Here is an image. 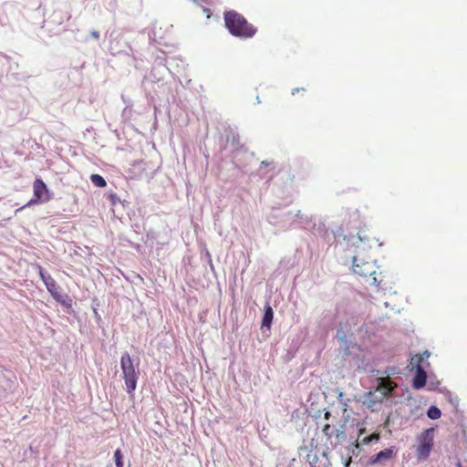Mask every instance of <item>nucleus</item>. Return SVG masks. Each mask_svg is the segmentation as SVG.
I'll use <instances>...</instances> for the list:
<instances>
[{"mask_svg": "<svg viewBox=\"0 0 467 467\" xmlns=\"http://www.w3.org/2000/svg\"><path fill=\"white\" fill-rule=\"evenodd\" d=\"M34 198L29 201L26 205L17 209L16 212L29 206L32 203H45L51 200L53 193L50 192L47 184L41 178H36L33 184Z\"/></svg>", "mask_w": 467, "mask_h": 467, "instance_id": "obj_5", "label": "nucleus"}, {"mask_svg": "<svg viewBox=\"0 0 467 467\" xmlns=\"http://www.w3.org/2000/svg\"><path fill=\"white\" fill-rule=\"evenodd\" d=\"M229 140L233 145L238 146L240 144V137L238 133H232Z\"/></svg>", "mask_w": 467, "mask_h": 467, "instance_id": "obj_31", "label": "nucleus"}, {"mask_svg": "<svg viewBox=\"0 0 467 467\" xmlns=\"http://www.w3.org/2000/svg\"><path fill=\"white\" fill-rule=\"evenodd\" d=\"M427 382V373L424 370L420 361L416 363L415 375L411 380V386L415 389H420L425 387Z\"/></svg>", "mask_w": 467, "mask_h": 467, "instance_id": "obj_12", "label": "nucleus"}, {"mask_svg": "<svg viewBox=\"0 0 467 467\" xmlns=\"http://www.w3.org/2000/svg\"><path fill=\"white\" fill-rule=\"evenodd\" d=\"M203 256L205 257L206 261H208V260H210V258H212V255H211L210 252L207 249L204 250Z\"/></svg>", "mask_w": 467, "mask_h": 467, "instance_id": "obj_38", "label": "nucleus"}, {"mask_svg": "<svg viewBox=\"0 0 467 467\" xmlns=\"http://www.w3.org/2000/svg\"><path fill=\"white\" fill-rule=\"evenodd\" d=\"M336 337L337 338L338 342H345L346 339H348V335L346 334V332L343 330L342 327H339L337 329V335H336Z\"/></svg>", "mask_w": 467, "mask_h": 467, "instance_id": "obj_29", "label": "nucleus"}, {"mask_svg": "<svg viewBox=\"0 0 467 467\" xmlns=\"http://www.w3.org/2000/svg\"><path fill=\"white\" fill-rule=\"evenodd\" d=\"M426 413L431 420H438L441 416V410L435 405H431Z\"/></svg>", "mask_w": 467, "mask_h": 467, "instance_id": "obj_20", "label": "nucleus"}, {"mask_svg": "<svg viewBox=\"0 0 467 467\" xmlns=\"http://www.w3.org/2000/svg\"><path fill=\"white\" fill-rule=\"evenodd\" d=\"M372 440H375V441H378L379 440V437H375V438H371V437H366L364 440H363V442L368 444Z\"/></svg>", "mask_w": 467, "mask_h": 467, "instance_id": "obj_36", "label": "nucleus"}, {"mask_svg": "<svg viewBox=\"0 0 467 467\" xmlns=\"http://www.w3.org/2000/svg\"><path fill=\"white\" fill-rule=\"evenodd\" d=\"M267 165H268V162L266 161H264L261 162V167L267 166Z\"/></svg>", "mask_w": 467, "mask_h": 467, "instance_id": "obj_45", "label": "nucleus"}, {"mask_svg": "<svg viewBox=\"0 0 467 467\" xmlns=\"http://www.w3.org/2000/svg\"><path fill=\"white\" fill-rule=\"evenodd\" d=\"M335 392L337 395V400H339L340 404H342L343 406H348V402L351 401L350 399L345 400L343 392L341 390H339L338 389H335Z\"/></svg>", "mask_w": 467, "mask_h": 467, "instance_id": "obj_27", "label": "nucleus"}, {"mask_svg": "<svg viewBox=\"0 0 467 467\" xmlns=\"http://www.w3.org/2000/svg\"><path fill=\"white\" fill-rule=\"evenodd\" d=\"M120 368L122 378L125 383V389L130 396H133L137 389V383L140 378V361H135L128 351L121 354Z\"/></svg>", "mask_w": 467, "mask_h": 467, "instance_id": "obj_2", "label": "nucleus"}, {"mask_svg": "<svg viewBox=\"0 0 467 467\" xmlns=\"http://www.w3.org/2000/svg\"><path fill=\"white\" fill-rule=\"evenodd\" d=\"M354 346H355V344L348 338L346 339L345 342H340V348L343 350V352L346 356L350 355V348H352Z\"/></svg>", "mask_w": 467, "mask_h": 467, "instance_id": "obj_25", "label": "nucleus"}, {"mask_svg": "<svg viewBox=\"0 0 467 467\" xmlns=\"http://www.w3.org/2000/svg\"><path fill=\"white\" fill-rule=\"evenodd\" d=\"M93 314H94L96 322L99 325V323L102 321L101 316L99 314V312L96 308L93 309Z\"/></svg>", "mask_w": 467, "mask_h": 467, "instance_id": "obj_34", "label": "nucleus"}, {"mask_svg": "<svg viewBox=\"0 0 467 467\" xmlns=\"http://www.w3.org/2000/svg\"><path fill=\"white\" fill-rule=\"evenodd\" d=\"M135 248L139 249L140 248V244L135 245Z\"/></svg>", "mask_w": 467, "mask_h": 467, "instance_id": "obj_48", "label": "nucleus"}, {"mask_svg": "<svg viewBox=\"0 0 467 467\" xmlns=\"http://www.w3.org/2000/svg\"><path fill=\"white\" fill-rule=\"evenodd\" d=\"M458 467H463L460 462H458Z\"/></svg>", "mask_w": 467, "mask_h": 467, "instance_id": "obj_47", "label": "nucleus"}, {"mask_svg": "<svg viewBox=\"0 0 467 467\" xmlns=\"http://www.w3.org/2000/svg\"><path fill=\"white\" fill-rule=\"evenodd\" d=\"M274 320V310L272 306H270L269 302H266L264 306V314L261 321V330L263 334H265L266 331L268 334L266 337H268L270 336V330Z\"/></svg>", "mask_w": 467, "mask_h": 467, "instance_id": "obj_10", "label": "nucleus"}, {"mask_svg": "<svg viewBox=\"0 0 467 467\" xmlns=\"http://www.w3.org/2000/svg\"><path fill=\"white\" fill-rule=\"evenodd\" d=\"M431 353L428 350H425L421 357L418 358V361H420V364L422 365L423 361L430 357Z\"/></svg>", "mask_w": 467, "mask_h": 467, "instance_id": "obj_33", "label": "nucleus"}, {"mask_svg": "<svg viewBox=\"0 0 467 467\" xmlns=\"http://www.w3.org/2000/svg\"><path fill=\"white\" fill-rule=\"evenodd\" d=\"M207 263H208V265H209V266H210L211 270H212L213 272H214V265H213V260H212V258H210V260H208V261H207Z\"/></svg>", "mask_w": 467, "mask_h": 467, "instance_id": "obj_40", "label": "nucleus"}, {"mask_svg": "<svg viewBox=\"0 0 467 467\" xmlns=\"http://www.w3.org/2000/svg\"><path fill=\"white\" fill-rule=\"evenodd\" d=\"M207 263H208V265H209V266H210L211 270H212L213 272H214V265H213V260H212V258H210V260H208V261H207Z\"/></svg>", "mask_w": 467, "mask_h": 467, "instance_id": "obj_39", "label": "nucleus"}, {"mask_svg": "<svg viewBox=\"0 0 467 467\" xmlns=\"http://www.w3.org/2000/svg\"><path fill=\"white\" fill-rule=\"evenodd\" d=\"M172 61H170V66L162 67L158 68L157 67H152L151 71L145 77V78L150 82H160L164 78L167 72L172 73Z\"/></svg>", "mask_w": 467, "mask_h": 467, "instance_id": "obj_11", "label": "nucleus"}, {"mask_svg": "<svg viewBox=\"0 0 467 467\" xmlns=\"http://www.w3.org/2000/svg\"><path fill=\"white\" fill-rule=\"evenodd\" d=\"M334 431L335 429L333 427H331L330 424L327 423L324 427H323V433L324 435L327 438V439H330L333 434H334Z\"/></svg>", "mask_w": 467, "mask_h": 467, "instance_id": "obj_28", "label": "nucleus"}, {"mask_svg": "<svg viewBox=\"0 0 467 467\" xmlns=\"http://www.w3.org/2000/svg\"><path fill=\"white\" fill-rule=\"evenodd\" d=\"M45 285L54 299L57 298V296H58L60 294H62L61 287L57 285L54 278L52 280H49V282L47 283Z\"/></svg>", "mask_w": 467, "mask_h": 467, "instance_id": "obj_17", "label": "nucleus"}, {"mask_svg": "<svg viewBox=\"0 0 467 467\" xmlns=\"http://www.w3.org/2000/svg\"><path fill=\"white\" fill-rule=\"evenodd\" d=\"M299 215V210L294 212L285 205L273 207L267 215L269 223L286 231L296 227V217Z\"/></svg>", "mask_w": 467, "mask_h": 467, "instance_id": "obj_3", "label": "nucleus"}, {"mask_svg": "<svg viewBox=\"0 0 467 467\" xmlns=\"http://www.w3.org/2000/svg\"><path fill=\"white\" fill-rule=\"evenodd\" d=\"M348 323L349 326H353L354 327H358L357 328L354 329L355 331H361L364 325V322L361 317H357L355 319L354 317L348 319Z\"/></svg>", "mask_w": 467, "mask_h": 467, "instance_id": "obj_22", "label": "nucleus"}, {"mask_svg": "<svg viewBox=\"0 0 467 467\" xmlns=\"http://www.w3.org/2000/svg\"><path fill=\"white\" fill-rule=\"evenodd\" d=\"M378 281H377V278L376 277H373V281H372V284H376Z\"/></svg>", "mask_w": 467, "mask_h": 467, "instance_id": "obj_46", "label": "nucleus"}, {"mask_svg": "<svg viewBox=\"0 0 467 467\" xmlns=\"http://www.w3.org/2000/svg\"><path fill=\"white\" fill-rule=\"evenodd\" d=\"M178 60L180 59L176 57H168L163 51L160 50L159 54H157L154 58L153 67L161 68L162 67L170 66V61H172L173 63L177 62Z\"/></svg>", "mask_w": 467, "mask_h": 467, "instance_id": "obj_14", "label": "nucleus"}, {"mask_svg": "<svg viewBox=\"0 0 467 467\" xmlns=\"http://www.w3.org/2000/svg\"><path fill=\"white\" fill-rule=\"evenodd\" d=\"M398 452V449L395 446H390L384 450L379 451L378 453L369 457L367 466L376 464H385L386 462L389 461Z\"/></svg>", "mask_w": 467, "mask_h": 467, "instance_id": "obj_7", "label": "nucleus"}, {"mask_svg": "<svg viewBox=\"0 0 467 467\" xmlns=\"http://www.w3.org/2000/svg\"><path fill=\"white\" fill-rule=\"evenodd\" d=\"M223 19L225 27L235 37L251 38L257 31L256 27L249 24L243 15L234 10L225 11Z\"/></svg>", "mask_w": 467, "mask_h": 467, "instance_id": "obj_1", "label": "nucleus"}, {"mask_svg": "<svg viewBox=\"0 0 467 467\" xmlns=\"http://www.w3.org/2000/svg\"><path fill=\"white\" fill-rule=\"evenodd\" d=\"M299 90H304V88H295L293 90H292V95H295L296 92H299Z\"/></svg>", "mask_w": 467, "mask_h": 467, "instance_id": "obj_41", "label": "nucleus"}, {"mask_svg": "<svg viewBox=\"0 0 467 467\" xmlns=\"http://www.w3.org/2000/svg\"><path fill=\"white\" fill-rule=\"evenodd\" d=\"M329 417H330V412H329L328 410H327V411H326V413H325V418H326L327 420H328V419H329Z\"/></svg>", "mask_w": 467, "mask_h": 467, "instance_id": "obj_44", "label": "nucleus"}, {"mask_svg": "<svg viewBox=\"0 0 467 467\" xmlns=\"http://www.w3.org/2000/svg\"><path fill=\"white\" fill-rule=\"evenodd\" d=\"M334 433L336 435V437L338 439V440H343L346 438V433L344 431H340L338 429H335L334 431Z\"/></svg>", "mask_w": 467, "mask_h": 467, "instance_id": "obj_32", "label": "nucleus"}, {"mask_svg": "<svg viewBox=\"0 0 467 467\" xmlns=\"http://www.w3.org/2000/svg\"><path fill=\"white\" fill-rule=\"evenodd\" d=\"M335 237L336 239L337 240V242L340 241V238H342L343 240H348V243L351 242V244L353 245L356 244L357 241H356V237L353 236V235H350V236H347L345 234H343L342 233H340L339 231L337 232V234H335ZM357 239L359 241V242H363L365 240L364 237H362L361 235L358 234V236L357 237Z\"/></svg>", "mask_w": 467, "mask_h": 467, "instance_id": "obj_19", "label": "nucleus"}, {"mask_svg": "<svg viewBox=\"0 0 467 467\" xmlns=\"http://www.w3.org/2000/svg\"><path fill=\"white\" fill-rule=\"evenodd\" d=\"M55 300L59 303L63 307L66 308V312L68 314L73 313L72 304L73 300L67 294H60Z\"/></svg>", "mask_w": 467, "mask_h": 467, "instance_id": "obj_15", "label": "nucleus"}, {"mask_svg": "<svg viewBox=\"0 0 467 467\" xmlns=\"http://www.w3.org/2000/svg\"><path fill=\"white\" fill-rule=\"evenodd\" d=\"M90 182L93 183V185L99 188H103L107 185L106 180L99 174H92L90 176Z\"/></svg>", "mask_w": 467, "mask_h": 467, "instance_id": "obj_21", "label": "nucleus"}, {"mask_svg": "<svg viewBox=\"0 0 467 467\" xmlns=\"http://www.w3.org/2000/svg\"><path fill=\"white\" fill-rule=\"evenodd\" d=\"M305 459L309 467H318L319 457L317 451H308Z\"/></svg>", "mask_w": 467, "mask_h": 467, "instance_id": "obj_18", "label": "nucleus"}, {"mask_svg": "<svg viewBox=\"0 0 467 467\" xmlns=\"http://www.w3.org/2000/svg\"><path fill=\"white\" fill-rule=\"evenodd\" d=\"M129 467H130V466H129Z\"/></svg>", "mask_w": 467, "mask_h": 467, "instance_id": "obj_49", "label": "nucleus"}, {"mask_svg": "<svg viewBox=\"0 0 467 467\" xmlns=\"http://www.w3.org/2000/svg\"><path fill=\"white\" fill-rule=\"evenodd\" d=\"M114 461L116 467H123L124 466V460H123V454L120 449H117L114 451Z\"/></svg>", "mask_w": 467, "mask_h": 467, "instance_id": "obj_23", "label": "nucleus"}, {"mask_svg": "<svg viewBox=\"0 0 467 467\" xmlns=\"http://www.w3.org/2000/svg\"><path fill=\"white\" fill-rule=\"evenodd\" d=\"M70 18V15L67 11L61 8H57L53 11L50 16L45 20L44 27L53 34H58L61 29H57V26H61L65 21Z\"/></svg>", "mask_w": 467, "mask_h": 467, "instance_id": "obj_6", "label": "nucleus"}, {"mask_svg": "<svg viewBox=\"0 0 467 467\" xmlns=\"http://www.w3.org/2000/svg\"><path fill=\"white\" fill-rule=\"evenodd\" d=\"M99 36H100V34H99V31H97V30H91V31H90V36H91L93 39H95V40H99Z\"/></svg>", "mask_w": 467, "mask_h": 467, "instance_id": "obj_35", "label": "nucleus"}, {"mask_svg": "<svg viewBox=\"0 0 467 467\" xmlns=\"http://www.w3.org/2000/svg\"><path fill=\"white\" fill-rule=\"evenodd\" d=\"M109 49L112 56L123 54L130 57L133 54L131 47L122 38L110 39Z\"/></svg>", "mask_w": 467, "mask_h": 467, "instance_id": "obj_8", "label": "nucleus"}, {"mask_svg": "<svg viewBox=\"0 0 467 467\" xmlns=\"http://www.w3.org/2000/svg\"><path fill=\"white\" fill-rule=\"evenodd\" d=\"M295 462H296V459L295 458L291 459L287 467H293Z\"/></svg>", "mask_w": 467, "mask_h": 467, "instance_id": "obj_43", "label": "nucleus"}, {"mask_svg": "<svg viewBox=\"0 0 467 467\" xmlns=\"http://www.w3.org/2000/svg\"><path fill=\"white\" fill-rule=\"evenodd\" d=\"M352 261V269L355 274L364 277L371 276L376 274L371 263L361 261L356 255L353 256Z\"/></svg>", "mask_w": 467, "mask_h": 467, "instance_id": "obj_9", "label": "nucleus"}, {"mask_svg": "<svg viewBox=\"0 0 467 467\" xmlns=\"http://www.w3.org/2000/svg\"><path fill=\"white\" fill-rule=\"evenodd\" d=\"M384 399V394L378 395L376 392L368 391L364 394L363 404L366 405L371 411L377 410V405H379Z\"/></svg>", "mask_w": 467, "mask_h": 467, "instance_id": "obj_13", "label": "nucleus"}, {"mask_svg": "<svg viewBox=\"0 0 467 467\" xmlns=\"http://www.w3.org/2000/svg\"><path fill=\"white\" fill-rule=\"evenodd\" d=\"M180 60L177 62H173V67H172V73L174 74V71H179L180 68H182L184 67V62L182 58L178 57Z\"/></svg>", "mask_w": 467, "mask_h": 467, "instance_id": "obj_30", "label": "nucleus"}, {"mask_svg": "<svg viewBox=\"0 0 467 467\" xmlns=\"http://www.w3.org/2000/svg\"><path fill=\"white\" fill-rule=\"evenodd\" d=\"M352 462V456H348L344 462V467H349Z\"/></svg>", "mask_w": 467, "mask_h": 467, "instance_id": "obj_37", "label": "nucleus"}, {"mask_svg": "<svg viewBox=\"0 0 467 467\" xmlns=\"http://www.w3.org/2000/svg\"><path fill=\"white\" fill-rule=\"evenodd\" d=\"M203 12L207 14V16L210 17L211 10L209 8L204 7Z\"/></svg>", "mask_w": 467, "mask_h": 467, "instance_id": "obj_42", "label": "nucleus"}, {"mask_svg": "<svg viewBox=\"0 0 467 467\" xmlns=\"http://www.w3.org/2000/svg\"><path fill=\"white\" fill-rule=\"evenodd\" d=\"M107 199L111 202L112 205H117L118 203H124L121 202L120 198L115 192H110L107 195Z\"/></svg>", "mask_w": 467, "mask_h": 467, "instance_id": "obj_26", "label": "nucleus"}, {"mask_svg": "<svg viewBox=\"0 0 467 467\" xmlns=\"http://www.w3.org/2000/svg\"><path fill=\"white\" fill-rule=\"evenodd\" d=\"M312 224V220L309 216L301 213L299 210V215L296 217V227H301L304 229H307Z\"/></svg>", "mask_w": 467, "mask_h": 467, "instance_id": "obj_16", "label": "nucleus"}, {"mask_svg": "<svg viewBox=\"0 0 467 467\" xmlns=\"http://www.w3.org/2000/svg\"><path fill=\"white\" fill-rule=\"evenodd\" d=\"M37 269L39 276L45 285L48 283L49 280L53 279V277L41 265H38Z\"/></svg>", "mask_w": 467, "mask_h": 467, "instance_id": "obj_24", "label": "nucleus"}, {"mask_svg": "<svg viewBox=\"0 0 467 467\" xmlns=\"http://www.w3.org/2000/svg\"><path fill=\"white\" fill-rule=\"evenodd\" d=\"M434 428H428L418 437L419 445L416 451L418 461H424L430 457L434 445Z\"/></svg>", "mask_w": 467, "mask_h": 467, "instance_id": "obj_4", "label": "nucleus"}]
</instances>
